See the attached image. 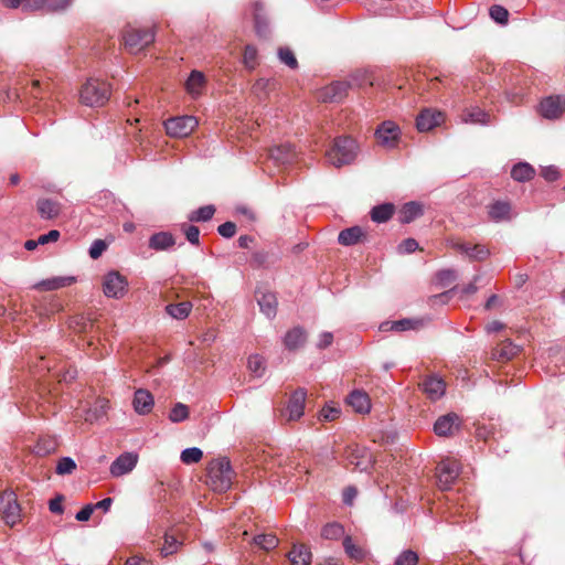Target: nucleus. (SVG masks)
<instances>
[{
  "label": "nucleus",
  "instance_id": "obj_16",
  "mask_svg": "<svg viewBox=\"0 0 565 565\" xmlns=\"http://www.w3.org/2000/svg\"><path fill=\"white\" fill-rule=\"evenodd\" d=\"M295 147L290 143H282L270 148L269 157L277 164H290L296 159Z\"/></svg>",
  "mask_w": 565,
  "mask_h": 565
},
{
  "label": "nucleus",
  "instance_id": "obj_30",
  "mask_svg": "<svg viewBox=\"0 0 565 565\" xmlns=\"http://www.w3.org/2000/svg\"><path fill=\"white\" fill-rule=\"evenodd\" d=\"M363 231L360 226L344 228L339 233L338 242L343 246H352L360 242Z\"/></svg>",
  "mask_w": 565,
  "mask_h": 565
},
{
  "label": "nucleus",
  "instance_id": "obj_56",
  "mask_svg": "<svg viewBox=\"0 0 565 565\" xmlns=\"http://www.w3.org/2000/svg\"><path fill=\"white\" fill-rule=\"evenodd\" d=\"M21 9L24 12L45 11L43 0H23Z\"/></svg>",
  "mask_w": 565,
  "mask_h": 565
},
{
  "label": "nucleus",
  "instance_id": "obj_9",
  "mask_svg": "<svg viewBox=\"0 0 565 565\" xmlns=\"http://www.w3.org/2000/svg\"><path fill=\"white\" fill-rule=\"evenodd\" d=\"M401 136L399 127L391 120L383 121L375 130L377 142L385 148L396 147Z\"/></svg>",
  "mask_w": 565,
  "mask_h": 565
},
{
  "label": "nucleus",
  "instance_id": "obj_15",
  "mask_svg": "<svg viewBox=\"0 0 565 565\" xmlns=\"http://www.w3.org/2000/svg\"><path fill=\"white\" fill-rule=\"evenodd\" d=\"M307 393L303 388L296 390L289 397L287 412L290 420H297L303 415Z\"/></svg>",
  "mask_w": 565,
  "mask_h": 565
},
{
  "label": "nucleus",
  "instance_id": "obj_47",
  "mask_svg": "<svg viewBox=\"0 0 565 565\" xmlns=\"http://www.w3.org/2000/svg\"><path fill=\"white\" fill-rule=\"evenodd\" d=\"M418 555L412 550L403 551L395 559V565H416Z\"/></svg>",
  "mask_w": 565,
  "mask_h": 565
},
{
  "label": "nucleus",
  "instance_id": "obj_38",
  "mask_svg": "<svg viewBox=\"0 0 565 565\" xmlns=\"http://www.w3.org/2000/svg\"><path fill=\"white\" fill-rule=\"evenodd\" d=\"M253 542L265 551L274 550L278 545V539L274 534H259L254 536Z\"/></svg>",
  "mask_w": 565,
  "mask_h": 565
},
{
  "label": "nucleus",
  "instance_id": "obj_8",
  "mask_svg": "<svg viewBox=\"0 0 565 565\" xmlns=\"http://www.w3.org/2000/svg\"><path fill=\"white\" fill-rule=\"evenodd\" d=\"M198 126V120L193 116H181L170 118L164 122L166 131L172 137H186Z\"/></svg>",
  "mask_w": 565,
  "mask_h": 565
},
{
  "label": "nucleus",
  "instance_id": "obj_1",
  "mask_svg": "<svg viewBox=\"0 0 565 565\" xmlns=\"http://www.w3.org/2000/svg\"><path fill=\"white\" fill-rule=\"evenodd\" d=\"M359 147L356 141L347 136L337 137L332 146L326 152L328 163L335 168L351 164L358 156Z\"/></svg>",
  "mask_w": 565,
  "mask_h": 565
},
{
  "label": "nucleus",
  "instance_id": "obj_11",
  "mask_svg": "<svg viewBox=\"0 0 565 565\" xmlns=\"http://www.w3.org/2000/svg\"><path fill=\"white\" fill-rule=\"evenodd\" d=\"M460 425V417L456 413H448L437 418L434 431L439 437H449L459 429Z\"/></svg>",
  "mask_w": 565,
  "mask_h": 565
},
{
  "label": "nucleus",
  "instance_id": "obj_29",
  "mask_svg": "<svg viewBox=\"0 0 565 565\" xmlns=\"http://www.w3.org/2000/svg\"><path fill=\"white\" fill-rule=\"evenodd\" d=\"M423 214L420 203L411 201L403 205L399 212V221L404 224L411 223Z\"/></svg>",
  "mask_w": 565,
  "mask_h": 565
},
{
  "label": "nucleus",
  "instance_id": "obj_48",
  "mask_svg": "<svg viewBox=\"0 0 565 565\" xmlns=\"http://www.w3.org/2000/svg\"><path fill=\"white\" fill-rule=\"evenodd\" d=\"M44 10L47 12H57L67 9L72 0H43Z\"/></svg>",
  "mask_w": 565,
  "mask_h": 565
},
{
  "label": "nucleus",
  "instance_id": "obj_27",
  "mask_svg": "<svg viewBox=\"0 0 565 565\" xmlns=\"http://www.w3.org/2000/svg\"><path fill=\"white\" fill-rule=\"evenodd\" d=\"M348 404L360 414L367 413L371 408L367 394L361 391H353L347 398Z\"/></svg>",
  "mask_w": 565,
  "mask_h": 565
},
{
  "label": "nucleus",
  "instance_id": "obj_61",
  "mask_svg": "<svg viewBox=\"0 0 565 565\" xmlns=\"http://www.w3.org/2000/svg\"><path fill=\"white\" fill-rule=\"evenodd\" d=\"M94 511L93 504H86L84 508H82L75 515V519L79 522L88 521L92 516V513Z\"/></svg>",
  "mask_w": 565,
  "mask_h": 565
},
{
  "label": "nucleus",
  "instance_id": "obj_63",
  "mask_svg": "<svg viewBox=\"0 0 565 565\" xmlns=\"http://www.w3.org/2000/svg\"><path fill=\"white\" fill-rule=\"evenodd\" d=\"M332 341H333V334L331 332L324 331L320 334L317 347L319 349H326L332 344Z\"/></svg>",
  "mask_w": 565,
  "mask_h": 565
},
{
  "label": "nucleus",
  "instance_id": "obj_55",
  "mask_svg": "<svg viewBox=\"0 0 565 565\" xmlns=\"http://www.w3.org/2000/svg\"><path fill=\"white\" fill-rule=\"evenodd\" d=\"M341 409L337 406L327 405L320 413V418L323 420H334L340 416Z\"/></svg>",
  "mask_w": 565,
  "mask_h": 565
},
{
  "label": "nucleus",
  "instance_id": "obj_23",
  "mask_svg": "<svg viewBox=\"0 0 565 565\" xmlns=\"http://www.w3.org/2000/svg\"><path fill=\"white\" fill-rule=\"evenodd\" d=\"M489 217L493 222H502L511 220V204L507 201H494L488 207Z\"/></svg>",
  "mask_w": 565,
  "mask_h": 565
},
{
  "label": "nucleus",
  "instance_id": "obj_53",
  "mask_svg": "<svg viewBox=\"0 0 565 565\" xmlns=\"http://www.w3.org/2000/svg\"><path fill=\"white\" fill-rule=\"evenodd\" d=\"M106 249H107V244L105 241L95 239L88 249V254H89L90 258L97 259L103 255V253Z\"/></svg>",
  "mask_w": 565,
  "mask_h": 565
},
{
  "label": "nucleus",
  "instance_id": "obj_57",
  "mask_svg": "<svg viewBox=\"0 0 565 565\" xmlns=\"http://www.w3.org/2000/svg\"><path fill=\"white\" fill-rule=\"evenodd\" d=\"M217 232L221 236L231 238L236 233V225L235 223L227 221L217 227Z\"/></svg>",
  "mask_w": 565,
  "mask_h": 565
},
{
  "label": "nucleus",
  "instance_id": "obj_44",
  "mask_svg": "<svg viewBox=\"0 0 565 565\" xmlns=\"http://www.w3.org/2000/svg\"><path fill=\"white\" fill-rule=\"evenodd\" d=\"M243 64L248 70H254L257 66V49L252 44H247L244 49Z\"/></svg>",
  "mask_w": 565,
  "mask_h": 565
},
{
  "label": "nucleus",
  "instance_id": "obj_36",
  "mask_svg": "<svg viewBox=\"0 0 565 565\" xmlns=\"http://www.w3.org/2000/svg\"><path fill=\"white\" fill-rule=\"evenodd\" d=\"M463 121L487 125L489 122V114L480 108H473L463 115Z\"/></svg>",
  "mask_w": 565,
  "mask_h": 565
},
{
  "label": "nucleus",
  "instance_id": "obj_20",
  "mask_svg": "<svg viewBox=\"0 0 565 565\" xmlns=\"http://www.w3.org/2000/svg\"><path fill=\"white\" fill-rule=\"evenodd\" d=\"M257 303L259 306L260 311L268 318L274 319L277 315V298L274 292L266 291H257L256 292Z\"/></svg>",
  "mask_w": 565,
  "mask_h": 565
},
{
  "label": "nucleus",
  "instance_id": "obj_62",
  "mask_svg": "<svg viewBox=\"0 0 565 565\" xmlns=\"http://www.w3.org/2000/svg\"><path fill=\"white\" fill-rule=\"evenodd\" d=\"M63 497L57 495L54 499L50 500L49 502V509L52 513L55 514H62L64 511V508L62 505Z\"/></svg>",
  "mask_w": 565,
  "mask_h": 565
},
{
  "label": "nucleus",
  "instance_id": "obj_2",
  "mask_svg": "<svg viewBox=\"0 0 565 565\" xmlns=\"http://www.w3.org/2000/svg\"><path fill=\"white\" fill-rule=\"evenodd\" d=\"M233 475L228 459H215L207 468V482L214 491L225 492L231 488Z\"/></svg>",
  "mask_w": 565,
  "mask_h": 565
},
{
  "label": "nucleus",
  "instance_id": "obj_59",
  "mask_svg": "<svg viewBox=\"0 0 565 565\" xmlns=\"http://www.w3.org/2000/svg\"><path fill=\"white\" fill-rule=\"evenodd\" d=\"M60 236L61 234L57 230H51L49 233L40 235L38 237V243H40V245L53 243L56 242L60 238Z\"/></svg>",
  "mask_w": 565,
  "mask_h": 565
},
{
  "label": "nucleus",
  "instance_id": "obj_26",
  "mask_svg": "<svg viewBox=\"0 0 565 565\" xmlns=\"http://www.w3.org/2000/svg\"><path fill=\"white\" fill-rule=\"evenodd\" d=\"M36 207L40 216L44 220H52L61 212L60 203L52 199H40Z\"/></svg>",
  "mask_w": 565,
  "mask_h": 565
},
{
  "label": "nucleus",
  "instance_id": "obj_14",
  "mask_svg": "<svg viewBox=\"0 0 565 565\" xmlns=\"http://www.w3.org/2000/svg\"><path fill=\"white\" fill-rule=\"evenodd\" d=\"M420 386L431 401L439 399L446 392V383L436 374L426 376L420 383Z\"/></svg>",
  "mask_w": 565,
  "mask_h": 565
},
{
  "label": "nucleus",
  "instance_id": "obj_3",
  "mask_svg": "<svg viewBox=\"0 0 565 565\" xmlns=\"http://www.w3.org/2000/svg\"><path fill=\"white\" fill-rule=\"evenodd\" d=\"M110 97V86L100 79H88L82 87L81 102L90 107L103 106Z\"/></svg>",
  "mask_w": 565,
  "mask_h": 565
},
{
  "label": "nucleus",
  "instance_id": "obj_5",
  "mask_svg": "<svg viewBox=\"0 0 565 565\" xmlns=\"http://www.w3.org/2000/svg\"><path fill=\"white\" fill-rule=\"evenodd\" d=\"M128 279L117 270L108 271L103 279V291L107 298L121 299L128 292Z\"/></svg>",
  "mask_w": 565,
  "mask_h": 565
},
{
  "label": "nucleus",
  "instance_id": "obj_4",
  "mask_svg": "<svg viewBox=\"0 0 565 565\" xmlns=\"http://www.w3.org/2000/svg\"><path fill=\"white\" fill-rule=\"evenodd\" d=\"M154 38L156 33L152 28L137 29L127 26L122 33L125 46L131 53L140 52L143 47L150 45Z\"/></svg>",
  "mask_w": 565,
  "mask_h": 565
},
{
  "label": "nucleus",
  "instance_id": "obj_34",
  "mask_svg": "<svg viewBox=\"0 0 565 565\" xmlns=\"http://www.w3.org/2000/svg\"><path fill=\"white\" fill-rule=\"evenodd\" d=\"M520 349L510 340H505L500 347L493 350V359L495 360H510L519 353Z\"/></svg>",
  "mask_w": 565,
  "mask_h": 565
},
{
  "label": "nucleus",
  "instance_id": "obj_21",
  "mask_svg": "<svg viewBox=\"0 0 565 565\" xmlns=\"http://www.w3.org/2000/svg\"><path fill=\"white\" fill-rule=\"evenodd\" d=\"M134 408L139 415H147L151 412L154 401L152 394L145 388H138L134 395Z\"/></svg>",
  "mask_w": 565,
  "mask_h": 565
},
{
  "label": "nucleus",
  "instance_id": "obj_39",
  "mask_svg": "<svg viewBox=\"0 0 565 565\" xmlns=\"http://www.w3.org/2000/svg\"><path fill=\"white\" fill-rule=\"evenodd\" d=\"M248 370L257 377L263 376L266 370L265 360L258 354H253L248 358Z\"/></svg>",
  "mask_w": 565,
  "mask_h": 565
},
{
  "label": "nucleus",
  "instance_id": "obj_6",
  "mask_svg": "<svg viewBox=\"0 0 565 565\" xmlns=\"http://www.w3.org/2000/svg\"><path fill=\"white\" fill-rule=\"evenodd\" d=\"M436 475L439 489L448 490L460 475V463L456 459H443L437 465Z\"/></svg>",
  "mask_w": 565,
  "mask_h": 565
},
{
  "label": "nucleus",
  "instance_id": "obj_54",
  "mask_svg": "<svg viewBox=\"0 0 565 565\" xmlns=\"http://www.w3.org/2000/svg\"><path fill=\"white\" fill-rule=\"evenodd\" d=\"M418 248V243L414 238H406L399 243L397 246V252L399 254H411L414 253Z\"/></svg>",
  "mask_w": 565,
  "mask_h": 565
},
{
  "label": "nucleus",
  "instance_id": "obj_40",
  "mask_svg": "<svg viewBox=\"0 0 565 565\" xmlns=\"http://www.w3.org/2000/svg\"><path fill=\"white\" fill-rule=\"evenodd\" d=\"M189 417V407L183 403H177L169 413L172 423H182Z\"/></svg>",
  "mask_w": 565,
  "mask_h": 565
},
{
  "label": "nucleus",
  "instance_id": "obj_52",
  "mask_svg": "<svg viewBox=\"0 0 565 565\" xmlns=\"http://www.w3.org/2000/svg\"><path fill=\"white\" fill-rule=\"evenodd\" d=\"M437 280L441 287H446L457 278V273L454 269H443L436 275Z\"/></svg>",
  "mask_w": 565,
  "mask_h": 565
},
{
  "label": "nucleus",
  "instance_id": "obj_42",
  "mask_svg": "<svg viewBox=\"0 0 565 565\" xmlns=\"http://www.w3.org/2000/svg\"><path fill=\"white\" fill-rule=\"evenodd\" d=\"M203 457V451L198 447H189L182 450L181 461L185 465L196 463Z\"/></svg>",
  "mask_w": 565,
  "mask_h": 565
},
{
  "label": "nucleus",
  "instance_id": "obj_35",
  "mask_svg": "<svg viewBox=\"0 0 565 565\" xmlns=\"http://www.w3.org/2000/svg\"><path fill=\"white\" fill-rule=\"evenodd\" d=\"M215 213V206L212 204L201 206L189 214L191 222H207Z\"/></svg>",
  "mask_w": 565,
  "mask_h": 565
},
{
  "label": "nucleus",
  "instance_id": "obj_64",
  "mask_svg": "<svg viewBox=\"0 0 565 565\" xmlns=\"http://www.w3.org/2000/svg\"><path fill=\"white\" fill-rule=\"evenodd\" d=\"M457 289H458V287H454V288H451V289H449V290H447V291H444V292H441V294H439V295H435V296H433V297L430 298V300H431V302H433V303H436L437 301H440V302H447V301L450 299L451 295H452Z\"/></svg>",
  "mask_w": 565,
  "mask_h": 565
},
{
  "label": "nucleus",
  "instance_id": "obj_33",
  "mask_svg": "<svg viewBox=\"0 0 565 565\" xmlns=\"http://www.w3.org/2000/svg\"><path fill=\"white\" fill-rule=\"evenodd\" d=\"M192 309V303L189 301H182L179 303H170L166 306V312L177 320H183L188 318Z\"/></svg>",
  "mask_w": 565,
  "mask_h": 565
},
{
  "label": "nucleus",
  "instance_id": "obj_51",
  "mask_svg": "<svg viewBox=\"0 0 565 565\" xmlns=\"http://www.w3.org/2000/svg\"><path fill=\"white\" fill-rule=\"evenodd\" d=\"M490 255V250L484 245H471L470 253L468 257L471 260H484Z\"/></svg>",
  "mask_w": 565,
  "mask_h": 565
},
{
  "label": "nucleus",
  "instance_id": "obj_46",
  "mask_svg": "<svg viewBox=\"0 0 565 565\" xmlns=\"http://www.w3.org/2000/svg\"><path fill=\"white\" fill-rule=\"evenodd\" d=\"M76 469V462L71 457H62L56 465L55 472L64 476L70 475Z\"/></svg>",
  "mask_w": 565,
  "mask_h": 565
},
{
  "label": "nucleus",
  "instance_id": "obj_28",
  "mask_svg": "<svg viewBox=\"0 0 565 565\" xmlns=\"http://www.w3.org/2000/svg\"><path fill=\"white\" fill-rule=\"evenodd\" d=\"M535 170L527 162H519L511 169V178L518 182H526L534 178Z\"/></svg>",
  "mask_w": 565,
  "mask_h": 565
},
{
  "label": "nucleus",
  "instance_id": "obj_41",
  "mask_svg": "<svg viewBox=\"0 0 565 565\" xmlns=\"http://www.w3.org/2000/svg\"><path fill=\"white\" fill-rule=\"evenodd\" d=\"M344 533V529L340 523H328L322 527L321 535L327 540H338Z\"/></svg>",
  "mask_w": 565,
  "mask_h": 565
},
{
  "label": "nucleus",
  "instance_id": "obj_60",
  "mask_svg": "<svg viewBox=\"0 0 565 565\" xmlns=\"http://www.w3.org/2000/svg\"><path fill=\"white\" fill-rule=\"evenodd\" d=\"M541 174L548 182H553L559 178V171L554 166L543 168Z\"/></svg>",
  "mask_w": 565,
  "mask_h": 565
},
{
  "label": "nucleus",
  "instance_id": "obj_19",
  "mask_svg": "<svg viewBox=\"0 0 565 565\" xmlns=\"http://www.w3.org/2000/svg\"><path fill=\"white\" fill-rule=\"evenodd\" d=\"M441 113L429 108L423 109L416 117V127L419 131H429L439 125Z\"/></svg>",
  "mask_w": 565,
  "mask_h": 565
},
{
  "label": "nucleus",
  "instance_id": "obj_37",
  "mask_svg": "<svg viewBox=\"0 0 565 565\" xmlns=\"http://www.w3.org/2000/svg\"><path fill=\"white\" fill-rule=\"evenodd\" d=\"M343 547L348 556L354 561H362L365 556L364 551L353 543L351 536L344 537Z\"/></svg>",
  "mask_w": 565,
  "mask_h": 565
},
{
  "label": "nucleus",
  "instance_id": "obj_25",
  "mask_svg": "<svg viewBox=\"0 0 565 565\" xmlns=\"http://www.w3.org/2000/svg\"><path fill=\"white\" fill-rule=\"evenodd\" d=\"M311 557L310 550L303 544H294L288 553V559L291 565H309Z\"/></svg>",
  "mask_w": 565,
  "mask_h": 565
},
{
  "label": "nucleus",
  "instance_id": "obj_12",
  "mask_svg": "<svg viewBox=\"0 0 565 565\" xmlns=\"http://www.w3.org/2000/svg\"><path fill=\"white\" fill-rule=\"evenodd\" d=\"M540 111L544 118L556 119L565 111V97L550 96L540 104Z\"/></svg>",
  "mask_w": 565,
  "mask_h": 565
},
{
  "label": "nucleus",
  "instance_id": "obj_22",
  "mask_svg": "<svg viewBox=\"0 0 565 565\" xmlns=\"http://www.w3.org/2000/svg\"><path fill=\"white\" fill-rule=\"evenodd\" d=\"M76 282L74 276H58L53 278L43 279L34 285L35 289L39 290H57L63 287H67Z\"/></svg>",
  "mask_w": 565,
  "mask_h": 565
},
{
  "label": "nucleus",
  "instance_id": "obj_13",
  "mask_svg": "<svg viewBox=\"0 0 565 565\" xmlns=\"http://www.w3.org/2000/svg\"><path fill=\"white\" fill-rule=\"evenodd\" d=\"M138 462V455L134 452H124L118 456L110 465L109 471L113 477H121L134 470Z\"/></svg>",
  "mask_w": 565,
  "mask_h": 565
},
{
  "label": "nucleus",
  "instance_id": "obj_43",
  "mask_svg": "<svg viewBox=\"0 0 565 565\" xmlns=\"http://www.w3.org/2000/svg\"><path fill=\"white\" fill-rule=\"evenodd\" d=\"M489 14L493 21H495L499 24H507L509 21V11L500 4H493L491 6L489 10Z\"/></svg>",
  "mask_w": 565,
  "mask_h": 565
},
{
  "label": "nucleus",
  "instance_id": "obj_50",
  "mask_svg": "<svg viewBox=\"0 0 565 565\" xmlns=\"http://www.w3.org/2000/svg\"><path fill=\"white\" fill-rule=\"evenodd\" d=\"M418 320L404 318L401 320L393 321V326L395 327V332H403L407 330L416 329L419 326Z\"/></svg>",
  "mask_w": 565,
  "mask_h": 565
},
{
  "label": "nucleus",
  "instance_id": "obj_45",
  "mask_svg": "<svg viewBox=\"0 0 565 565\" xmlns=\"http://www.w3.org/2000/svg\"><path fill=\"white\" fill-rule=\"evenodd\" d=\"M278 58L281 63L286 64L289 68H291V70L298 68V61H297L294 52L289 47H279L278 49Z\"/></svg>",
  "mask_w": 565,
  "mask_h": 565
},
{
  "label": "nucleus",
  "instance_id": "obj_18",
  "mask_svg": "<svg viewBox=\"0 0 565 565\" xmlns=\"http://www.w3.org/2000/svg\"><path fill=\"white\" fill-rule=\"evenodd\" d=\"M307 338V331L302 327L297 326L286 332L282 342L288 351H296L305 345Z\"/></svg>",
  "mask_w": 565,
  "mask_h": 565
},
{
  "label": "nucleus",
  "instance_id": "obj_24",
  "mask_svg": "<svg viewBox=\"0 0 565 565\" xmlns=\"http://www.w3.org/2000/svg\"><path fill=\"white\" fill-rule=\"evenodd\" d=\"M175 244L173 235L169 232H158L150 236L149 248L160 252L167 250Z\"/></svg>",
  "mask_w": 565,
  "mask_h": 565
},
{
  "label": "nucleus",
  "instance_id": "obj_31",
  "mask_svg": "<svg viewBox=\"0 0 565 565\" xmlns=\"http://www.w3.org/2000/svg\"><path fill=\"white\" fill-rule=\"evenodd\" d=\"M394 211L393 203L379 204L371 210V220L375 223H385L393 216Z\"/></svg>",
  "mask_w": 565,
  "mask_h": 565
},
{
  "label": "nucleus",
  "instance_id": "obj_49",
  "mask_svg": "<svg viewBox=\"0 0 565 565\" xmlns=\"http://www.w3.org/2000/svg\"><path fill=\"white\" fill-rule=\"evenodd\" d=\"M182 230L190 244L195 246L200 244V230L198 226L184 224Z\"/></svg>",
  "mask_w": 565,
  "mask_h": 565
},
{
  "label": "nucleus",
  "instance_id": "obj_7",
  "mask_svg": "<svg viewBox=\"0 0 565 565\" xmlns=\"http://www.w3.org/2000/svg\"><path fill=\"white\" fill-rule=\"evenodd\" d=\"M0 514L6 524L13 526L21 518V508L17 495L12 491H6L0 494Z\"/></svg>",
  "mask_w": 565,
  "mask_h": 565
},
{
  "label": "nucleus",
  "instance_id": "obj_10",
  "mask_svg": "<svg viewBox=\"0 0 565 565\" xmlns=\"http://www.w3.org/2000/svg\"><path fill=\"white\" fill-rule=\"evenodd\" d=\"M352 83L349 81H337L326 86L320 93V99L323 103H340L348 95Z\"/></svg>",
  "mask_w": 565,
  "mask_h": 565
},
{
  "label": "nucleus",
  "instance_id": "obj_17",
  "mask_svg": "<svg viewBox=\"0 0 565 565\" xmlns=\"http://www.w3.org/2000/svg\"><path fill=\"white\" fill-rule=\"evenodd\" d=\"M253 15L257 35L266 38L269 34V21L265 7L260 1L253 3Z\"/></svg>",
  "mask_w": 565,
  "mask_h": 565
},
{
  "label": "nucleus",
  "instance_id": "obj_32",
  "mask_svg": "<svg viewBox=\"0 0 565 565\" xmlns=\"http://www.w3.org/2000/svg\"><path fill=\"white\" fill-rule=\"evenodd\" d=\"M205 83L204 74L200 71H192L185 82V88L192 96L200 95L201 88Z\"/></svg>",
  "mask_w": 565,
  "mask_h": 565
},
{
  "label": "nucleus",
  "instance_id": "obj_58",
  "mask_svg": "<svg viewBox=\"0 0 565 565\" xmlns=\"http://www.w3.org/2000/svg\"><path fill=\"white\" fill-rule=\"evenodd\" d=\"M477 436L479 438L484 439L486 441H490L491 439H495L494 431H493V425L490 424L489 426L483 425V426L478 427Z\"/></svg>",
  "mask_w": 565,
  "mask_h": 565
}]
</instances>
